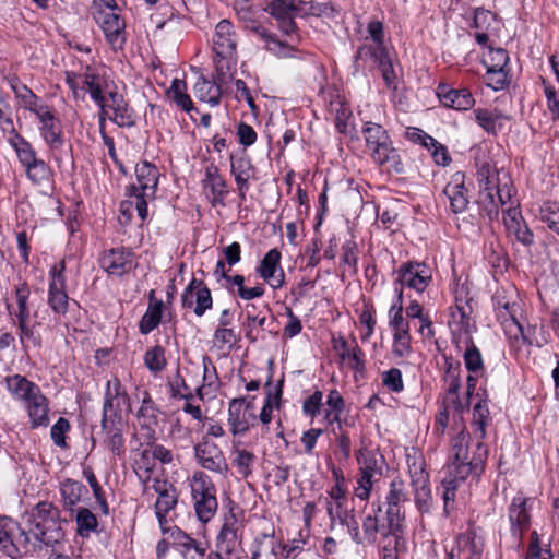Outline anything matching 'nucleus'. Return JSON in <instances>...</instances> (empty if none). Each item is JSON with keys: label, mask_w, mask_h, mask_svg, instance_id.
<instances>
[{"label": "nucleus", "mask_w": 559, "mask_h": 559, "mask_svg": "<svg viewBox=\"0 0 559 559\" xmlns=\"http://www.w3.org/2000/svg\"><path fill=\"white\" fill-rule=\"evenodd\" d=\"M25 528L11 518H0V548L12 559H20L40 551L44 547L55 548L64 538L60 510L48 501L38 502L22 515Z\"/></svg>", "instance_id": "1"}, {"label": "nucleus", "mask_w": 559, "mask_h": 559, "mask_svg": "<svg viewBox=\"0 0 559 559\" xmlns=\"http://www.w3.org/2000/svg\"><path fill=\"white\" fill-rule=\"evenodd\" d=\"M487 448L483 440H472L471 435L461 430L451 440V452L447 466L449 476L465 480L469 475L478 476L487 460Z\"/></svg>", "instance_id": "2"}, {"label": "nucleus", "mask_w": 559, "mask_h": 559, "mask_svg": "<svg viewBox=\"0 0 559 559\" xmlns=\"http://www.w3.org/2000/svg\"><path fill=\"white\" fill-rule=\"evenodd\" d=\"M120 396L127 399V394L121 392L120 380L118 378L108 380L103 405L102 429L106 433L105 443L107 448L119 457L126 452L122 436L126 424L120 415L119 403L115 405L114 401Z\"/></svg>", "instance_id": "3"}, {"label": "nucleus", "mask_w": 559, "mask_h": 559, "mask_svg": "<svg viewBox=\"0 0 559 559\" xmlns=\"http://www.w3.org/2000/svg\"><path fill=\"white\" fill-rule=\"evenodd\" d=\"M5 123L12 126L10 118L5 119ZM9 143L14 148L19 162L25 169L26 177L35 185H41L50 180L52 170L50 166L41 158L37 157V153L32 144L11 127V138Z\"/></svg>", "instance_id": "4"}, {"label": "nucleus", "mask_w": 559, "mask_h": 559, "mask_svg": "<svg viewBox=\"0 0 559 559\" xmlns=\"http://www.w3.org/2000/svg\"><path fill=\"white\" fill-rule=\"evenodd\" d=\"M138 185H131L127 190L128 198H135V210L139 217L145 221L147 217V200L155 197L159 171L157 167L146 160L135 166Z\"/></svg>", "instance_id": "5"}, {"label": "nucleus", "mask_w": 559, "mask_h": 559, "mask_svg": "<svg viewBox=\"0 0 559 559\" xmlns=\"http://www.w3.org/2000/svg\"><path fill=\"white\" fill-rule=\"evenodd\" d=\"M197 518L207 523L216 513L218 502L212 479L203 472H195L190 481Z\"/></svg>", "instance_id": "6"}, {"label": "nucleus", "mask_w": 559, "mask_h": 559, "mask_svg": "<svg viewBox=\"0 0 559 559\" xmlns=\"http://www.w3.org/2000/svg\"><path fill=\"white\" fill-rule=\"evenodd\" d=\"M93 8L94 20L100 25L107 41L115 50L122 49L126 23L118 14L116 4L111 5L108 0H95Z\"/></svg>", "instance_id": "7"}, {"label": "nucleus", "mask_w": 559, "mask_h": 559, "mask_svg": "<svg viewBox=\"0 0 559 559\" xmlns=\"http://www.w3.org/2000/svg\"><path fill=\"white\" fill-rule=\"evenodd\" d=\"M360 477L357 479L355 495L361 500H367L373 483L378 481L385 466V460L382 454L374 450L360 449L357 454Z\"/></svg>", "instance_id": "8"}, {"label": "nucleus", "mask_w": 559, "mask_h": 559, "mask_svg": "<svg viewBox=\"0 0 559 559\" xmlns=\"http://www.w3.org/2000/svg\"><path fill=\"white\" fill-rule=\"evenodd\" d=\"M362 133L371 157L377 164L383 165L395 158V150L392 147L390 136L382 126L366 122Z\"/></svg>", "instance_id": "9"}, {"label": "nucleus", "mask_w": 559, "mask_h": 559, "mask_svg": "<svg viewBox=\"0 0 559 559\" xmlns=\"http://www.w3.org/2000/svg\"><path fill=\"white\" fill-rule=\"evenodd\" d=\"M31 111L36 115L39 121L40 135L50 151L59 150L63 143L61 121L56 117L48 105L31 106Z\"/></svg>", "instance_id": "10"}, {"label": "nucleus", "mask_w": 559, "mask_h": 559, "mask_svg": "<svg viewBox=\"0 0 559 559\" xmlns=\"http://www.w3.org/2000/svg\"><path fill=\"white\" fill-rule=\"evenodd\" d=\"M408 501L406 485L400 478H394L390 485L383 501H379L388 509V518L391 526H397L400 530L405 520V503Z\"/></svg>", "instance_id": "11"}, {"label": "nucleus", "mask_w": 559, "mask_h": 559, "mask_svg": "<svg viewBox=\"0 0 559 559\" xmlns=\"http://www.w3.org/2000/svg\"><path fill=\"white\" fill-rule=\"evenodd\" d=\"M253 400L233 399L228 405V424L234 436L246 433L257 420Z\"/></svg>", "instance_id": "12"}, {"label": "nucleus", "mask_w": 559, "mask_h": 559, "mask_svg": "<svg viewBox=\"0 0 559 559\" xmlns=\"http://www.w3.org/2000/svg\"><path fill=\"white\" fill-rule=\"evenodd\" d=\"M66 263L60 261L50 270L48 305L57 314H66L69 306V297L66 293L64 278Z\"/></svg>", "instance_id": "13"}, {"label": "nucleus", "mask_w": 559, "mask_h": 559, "mask_svg": "<svg viewBox=\"0 0 559 559\" xmlns=\"http://www.w3.org/2000/svg\"><path fill=\"white\" fill-rule=\"evenodd\" d=\"M265 11L277 21L278 28L285 35H292L297 31L295 17L300 12V7L295 0H272Z\"/></svg>", "instance_id": "14"}, {"label": "nucleus", "mask_w": 559, "mask_h": 559, "mask_svg": "<svg viewBox=\"0 0 559 559\" xmlns=\"http://www.w3.org/2000/svg\"><path fill=\"white\" fill-rule=\"evenodd\" d=\"M531 499L522 495L515 496L508 510L511 533L518 540L531 526Z\"/></svg>", "instance_id": "15"}, {"label": "nucleus", "mask_w": 559, "mask_h": 559, "mask_svg": "<svg viewBox=\"0 0 559 559\" xmlns=\"http://www.w3.org/2000/svg\"><path fill=\"white\" fill-rule=\"evenodd\" d=\"M194 453L199 464L203 468L221 475L227 474V461L223 451L214 442L203 440L194 447Z\"/></svg>", "instance_id": "16"}, {"label": "nucleus", "mask_w": 559, "mask_h": 559, "mask_svg": "<svg viewBox=\"0 0 559 559\" xmlns=\"http://www.w3.org/2000/svg\"><path fill=\"white\" fill-rule=\"evenodd\" d=\"M431 270L425 263L408 262L401 266L399 281L419 293L424 292L431 282Z\"/></svg>", "instance_id": "17"}, {"label": "nucleus", "mask_w": 559, "mask_h": 559, "mask_svg": "<svg viewBox=\"0 0 559 559\" xmlns=\"http://www.w3.org/2000/svg\"><path fill=\"white\" fill-rule=\"evenodd\" d=\"M99 262L108 274L121 276L131 269L133 252L124 248L110 249L103 253Z\"/></svg>", "instance_id": "18"}, {"label": "nucleus", "mask_w": 559, "mask_h": 559, "mask_svg": "<svg viewBox=\"0 0 559 559\" xmlns=\"http://www.w3.org/2000/svg\"><path fill=\"white\" fill-rule=\"evenodd\" d=\"M237 48V36L231 23L222 20L215 28L213 50L217 57H233Z\"/></svg>", "instance_id": "19"}, {"label": "nucleus", "mask_w": 559, "mask_h": 559, "mask_svg": "<svg viewBox=\"0 0 559 559\" xmlns=\"http://www.w3.org/2000/svg\"><path fill=\"white\" fill-rule=\"evenodd\" d=\"M437 96L445 107L456 110H467L475 104V99L467 88L455 90L445 83L438 85Z\"/></svg>", "instance_id": "20"}, {"label": "nucleus", "mask_w": 559, "mask_h": 559, "mask_svg": "<svg viewBox=\"0 0 559 559\" xmlns=\"http://www.w3.org/2000/svg\"><path fill=\"white\" fill-rule=\"evenodd\" d=\"M281 252L274 248L271 249L262 259L258 269L259 275L267 282L274 289L284 284V272L280 267Z\"/></svg>", "instance_id": "21"}, {"label": "nucleus", "mask_w": 559, "mask_h": 559, "mask_svg": "<svg viewBox=\"0 0 559 559\" xmlns=\"http://www.w3.org/2000/svg\"><path fill=\"white\" fill-rule=\"evenodd\" d=\"M239 530L238 520L236 515L230 512L225 516L224 524L217 536L216 547L219 554L225 552L229 555L235 550L241 538Z\"/></svg>", "instance_id": "22"}, {"label": "nucleus", "mask_w": 559, "mask_h": 559, "mask_svg": "<svg viewBox=\"0 0 559 559\" xmlns=\"http://www.w3.org/2000/svg\"><path fill=\"white\" fill-rule=\"evenodd\" d=\"M357 59L370 57L372 62L380 69L386 85H391L395 79L389 52L383 46L360 47L357 51Z\"/></svg>", "instance_id": "23"}, {"label": "nucleus", "mask_w": 559, "mask_h": 559, "mask_svg": "<svg viewBox=\"0 0 559 559\" xmlns=\"http://www.w3.org/2000/svg\"><path fill=\"white\" fill-rule=\"evenodd\" d=\"M106 106L114 111V116H110L109 119L120 128H131L135 124L134 111L122 95L117 92H109Z\"/></svg>", "instance_id": "24"}, {"label": "nucleus", "mask_w": 559, "mask_h": 559, "mask_svg": "<svg viewBox=\"0 0 559 559\" xmlns=\"http://www.w3.org/2000/svg\"><path fill=\"white\" fill-rule=\"evenodd\" d=\"M466 191L464 175L462 173L454 174L443 190L454 213H462L467 207L468 199Z\"/></svg>", "instance_id": "25"}, {"label": "nucleus", "mask_w": 559, "mask_h": 559, "mask_svg": "<svg viewBox=\"0 0 559 559\" xmlns=\"http://www.w3.org/2000/svg\"><path fill=\"white\" fill-rule=\"evenodd\" d=\"M281 548L274 533H261L252 543L251 559H280Z\"/></svg>", "instance_id": "26"}, {"label": "nucleus", "mask_w": 559, "mask_h": 559, "mask_svg": "<svg viewBox=\"0 0 559 559\" xmlns=\"http://www.w3.org/2000/svg\"><path fill=\"white\" fill-rule=\"evenodd\" d=\"M493 302L498 319L503 322L511 321L518 331L523 334V328L516 317L520 311L519 304L515 300H511V298L502 292L496 293L493 296Z\"/></svg>", "instance_id": "27"}, {"label": "nucleus", "mask_w": 559, "mask_h": 559, "mask_svg": "<svg viewBox=\"0 0 559 559\" xmlns=\"http://www.w3.org/2000/svg\"><path fill=\"white\" fill-rule=\"evenodd\" d=\"M477 180L479 191H487L495 194L501 188L500 171L488 160L477 162Z\"/></svg>", "instance_id": "28"}, {"label": "nucleus", "mask_w": 559, "mask_h": 559, "mask_svg": "<svg viewBox=\"0 0 559 559\" xmlns=\"http://www.w3.org/2000/svg\"><path fill=\"white\" fill-rule=\"evenodd\" d=\"M246 27L257 34L262 40H264L265 48L278 57H287L289 56L288 51L293 50V47H289L280 41L275 34L271 33L267 28L255 21L248 22Z\"/></svg>", "instance_id": "29"}, {"label": "nucleus", "mask_w": 559, "mask_h": 559, "mask_svg": "<svg viewBox=\"0 0 559 559\" xmlns=\"http://www.w3.org/2000/svg\"><path fill=\"white\" fill-rule=\"evenodd\" d=\"M27 404V413L31 418L32 428L47 427L49 425L48 417V400L39 391L37 394L32 396Z\"/></svg>", "instance_id": "30"}, {"label": "nucleus", "mask_w": 559, "mask_h": 559, "mask_svg": "<svg viewBox=\"0 0 559 559\" xmlns=\"http://www.w3.org/2000/svg\"><path fill=\"white\" fill-rule=\"evenodd\" d=\"M5 383L12 394L25 402L40 391L34 382L20 374L7 377Z\"/></svg>", "instance_id": "31"}, {"label": "nucleus", "mask_w": 559, "mask_h": 559, "mask_svg": "<svg viewBox=\"0 0 559 559\" xmlns=\"http://www.w3.org/2000/svg\"><path fill=\"white\" fill-rule=\"evenodd\" d=\"M362 530L365 539L369 543H373L378 534L390 539L391 537L397 535V532L400 531L397 526H391L390 524L386 526L380 525L377 516H373L372 514H368L362 522Z\"/></svg>", "instance_id": "32"}, {"label": "nucleus", "mask_w": 559, "mask_h": 559, "mask_svg": "<svg viewBox=\"0 0 559 559\" xmlns=\"http://www.w3.org/2000/svg\"><path fill=\"white\" fill-rule=\"evenodd\" d=\"M60 492L63 498V504L68 509H72L80 502L83 493L87 492L86 487L73 479H66L60 485Z\"/></svg>", "instance_id": "33"}, {"label": "nucleus", "mask_w": 559, "mask_h": 559, "mask_svg": "<svg viewBox=\"0 0 559 559\" xmlns=\"http://www.w3.org/2000/svg\"><path fill=\"white\" fill-rule=\"evenodd\" d=\"M477 123L488 133H496L507 117L498 110L478 108L474 111Z\"/></svg>", "instance_id": "34"}, {"label": "nucleus", "mask_w": 559, "mask_h": 559, "mask_svg": "<svg viewBox=\"0 0 559 559\" xmlns=\"http://www.w3.org/2000/svg\"><path fill=\"white\" fill-rule=\"evenodd\" d=\"M194 92L202 102L216 106L221 100V86L217 83H211L204 78H200L194 85Z\"/></svg>", "instance_id": "35"}, {"label": "nucleus", "mask_w": 559, "mask_h": 559, "mask_svg": "<svg viewBox=\"0 0 559 559\" xmlns=\"http://www.w3.org/2000/svg\"><path fill=\"white\" fill-rule=\"evenodd\" d=\"M326 511L331 526L334 527L336 522L341 525L354 514V507L350 506L349 500L326 501Z\"/></svg>", "instance_id": "36"}, {"label": "nucleus", "mask_w": 559, "mask_h": 559, "mask_svg": "<svg viewBox=\"0 0 559 559\" xmlns=\"http://www.w3.org/2000/svg\"><path fill=\"white\" fill-rule=\"evenodd\" d=\"M164 304L162 300H155L150 304L148 309L140 321V332L142 334L151 333L160 322Z\"/></svg>", "instance_id": "37"}, {"label": "nucleus", "mask_w": 559, "mask_h": 559, "mask_svg": "<svg viewBox=\"0 0 559 559\" xmlns=\"http://www.w3.org/2000/svg\"><path fill=\"white\" fill-rule=\"evenodd\" d=\"M251 164L249 159L240 158L236 163H231V173L235 176L240 198H246V192L249 188L248 180L250 178Z\"/></svg>", "instance_id": "38"}, {"label": "nucleus", "mask_w": 559, "mask_h": 559, "mask_svg": "<svg viewBox=\"0 0 559 559\" xmlns=\"http://www.w3.org/2000/svg\"><path fill=\"white\" fill-rule=\"evenodd\" d=\"M76 532L82 537H88L92 532H95L98 525L97 518L87 508H80L75 516Z\"/></svg>", "instance_id": "39"}, {"label": "nucleus", "mask_w": 559, "mask_h": 559, "mask_svg": "<svg viewBox=\"0 0 559 559\" xmlns=\"http://www.w3.org/2000/svg\"><path fill=\"white\" fill-rule=\"evenodd\" d=\"M282 388H283V380H281L277 383V385L274 389V392L272 391V389H269V391H267L266 399L264 401L263 407L259 415L260 420L264 425L270 424V421L272 420V412H273L274 404L276 407H280L281 397H282V393H283Z\"/></svg>", "instance_id": "40"}, {"label": "nucleus", "mask_w": 559, "mask_h": 559, "mask_svg": "<svg viewBox=\"0 0 559 559\" xmlns=\"http://www.w3.org/2000/svg\"><path fill=\"white\" fill-rule=\"evenodd\" d=\"M82 83L87 87L91 98L96 103H103L106 97L103 94L102 79L98 74L91 71L87 67L85 72L81 75Z\"/></svg>", "instance_id": "41"}, {"label": "nucleus", "mask_w": 559, "mask_h": 559, "mask_svg": "<svg viewBox=\"0 0 559 559\" xmlns=\"http://www.w3.org/2000/svg\"><path fill=\"white\" fill-rule=\"evenodd\" d=\"M166 364L167 361L164 347L160 345H155L154 347L146 350L144 355V365L151 372L158 373L163 371L166 367Z\"/></svg>", "instance_id": "42"}, {"label": "nucleus", "mask_w": 559, "mask_h": 559, "mask_svg": "<svg viewBox=\"0 0 559 559\" xmlns=\"http://www.w3.org/2000/svg\"><path fill=\"white\" fill-rule=\"evenodd\" d=\"M233 464L237 467L238 474L248 478L252 474V466L255 462V455L245 449H235Z\"/></svg>", "instance_id": "43"}, {"label": "nucleus", "mask_w": 559, "mask_h": 559, "mask_svg": "<svg viewBox=\"0 0 559 559\" xmlns=\"http://www.w3.org/2000/svg\"><path fill=\"white\" fill-rule=\"evenodd\" d=\"M186 88L187 85L185 81L175 79L171 83L168 94L171 95L174 102L179 107H181L185 111H190L193 108V104L190 96L186 93Z\"/></svg>", "instance_id": "44"}, {"label": "nucleus", "mask_w": 559, "mask_h": 559, "mask_svg": "<svg viewBox=\"0 0 559 559\" xmlns=\"http://www.w3.org/2000/svg\"><path fill=\"white\" fill-rule=\"evenodd\" d=\"M138 418L142 428H150L157 424V408L155 407L148 393L142 401V405L138 412Z\"/></svg>", "instance_id": "45"}, {"label": "nucleus", "mask_w": 559, "mask_h": 559, "mask_svg": "<svg viewBox=\"0 0 559 559\" xmlns=\"http://www.w3.org/2000/svg\"><path fill=\"white\" fill-rule=\"evenodd\" d=\"M177 498L178 496L175 488L157 497L155 513L160 524L165 521L166 514L177 504Z\"/></svg>", "instance_id": "46"}, {"label": "nucleus", "mask_w": 559, "mask_h": 559, "mask_svg": "<svg viewBox=\"0 0 559 559\" xmlns=\"http://www.w3.org/2000/svg\"><path fill=\"white\" fill-rule=\"evenodd\" d=\"M474 437L478 440H484L486 437V426L489 420V411L485 403L478 402L474 407Z\"/></svg>", "instance_id": "47"}, {"label": "nucleus", "mask_w": 559, "mask_h": 559, "mask_svg": "<svg viewBox=\"0 0 559 559\" xmlns=\"http://www.w3.org/2000/svg\"><path fill=\"white\" fill-rule=\"evenodd\" d=\"M540 219L548 228L559 235V204L554 201H546L540 206Z\"/></svg>", "instance_id": "48"}, {"label": "nucleus", "mask_w": 559, "mask_h": 559, "mask_svg": "<svg viewBox=\"0 0 559 559\" xmlns=\"http://www.w3.org/2000/svg\"><path fill=\"white\" fill-rule=\"evenodd\" d=\"M477 203L480 207V214H485L489 221L498 218L500 206L495 194L487 191H479Z\"/></svg>", "instance_id": "49"}, {"label": "nucleus", "mask_w": 559, "mask_h": 559, "mask_svg": "<svg viewBox=\"0 0 559 559\" xmlns=\"http://www.w3.org/2000/svg\"><path fill=\"white\" fill-rule=\"evenodd\" d=\"M447 371H445V381L448 382V394L456 395L461 388V364L459 361L454 362L450 358H445Z\"/></svg>", "instance_id": "50"}, {"label": "nucleus", "mask_w": 559, "mask_h": 559, "mask_svg": "<svg viewBox=\"0 0 559 559\" xmlns=\"http://www.w3.org/2000/svg\"><path fill=\"white\" fill-rule=\"evenodd\" d=\"M414 489L415 504L420 513H428L430 511L432 497L429 483L421 485H412Z\"/></svg>", "instance_id": "51"}, {"label": "nucleus", "mask_w": 559, "mask_h": 559, "mask_svg": "<svg viewBox=\"0 0 559 559\" xmlns=\"http://www.w3.org/2000/svg\"><path fill=\"white\" fill-rule=\"evenodd\" d=\"M510 81L506 69H493L487 67L486 85L493 91H501L509 85Z\"/></svg>", "instance_id": "52"}, {"label": "nucleus", "mask_w": 559, "mask_h": 559, "mask_svg": "<svg viewBox=\"0 0 559 559\" xmlns=\"http://www.w3.org/2000/svg\"><path fill=\"white\" fill-rule=\"evenodd\" d=\"M465 367L469 372H478L483 369V358L479 349L475 346L472 338H468V346L464 353Z\"/></svg>", "instance_id": "53"}, {"label": "nucleus", "mask_w": 559, "mask_h": 559, "mask_svg": "<svg viewBox=\"0 0 559 559\" xmlns=\"http://www.w3.org/2000/svg\"><path fill=\"white\" fill-rule=\"evenodd\" d=\"M390 316V326L394 330V333H399L401 330L409 332L408 322L403 318L402 293L397 296V304H394L391 307Z\"/></svg>", "instance_id": "54"}, {"label": "nucleus", "mask_w": 559, "mask_h": 559, "mask_svg": "<svg viewBox=\"0 0 559 559\" xmlns=\"http://www.w3.org/2000/svg\"><path fill=\"white\" fill-rule=\"evenodd\" d=\"M407 463L412 485H421L429 483V476L425 472L424 460L421 457H413V462H411V456L408 455Z\"/></svg>", "instance_id": "55"}, {"label": "nucleus", "mask_w": 559, "mask_h": 559, "mask_svg": "<svg viewBox=\"0 0 559 559\" xmlns=\"http://www.w3.org/2000/svg\"><path fill=\"white\" fill-rule=\"evenodd\" d=\"M193 304H195L194 313L198 317L203 316L207 309L212 308L213 300L211 290L207 286H201V289H197L194 293Z\"/></svg>", "instance_id": "56"}, {"label": "nucleus", "mask_w": 559, "mask_h": 559, "mask_svg": "<svg viewBox=\"0 0 559 559\" xmlns=\"http://www.w3.org/2000/svg\"><path fill=\"white\" fill-rule=\"evenodd\" d=\"M412 350L411 334L401 330L393 335V354L399 357L407 356Z\"/></svg>", "instance_id": "57"}, {"label": "nucleus", "mask_w": 559, "mask_h": 559, "mask_svg": "<svg viewBox=\"0 0 559 559\" xmlns=\"http://www.w3.org/2000/svg\"><path fill=\"white\" fill-rule=\"evenodd\" d=\"M70 429V423L64 417H59L57 423L51 427L50 436L56 445L66 448V433Z\"/></svg>", "instance_id": "58"}, {"label": "nucleus", "mask_w": 559, "mask_h": 559, "mask_svg": "<svg viewBox=\"0 0 559 559\" xmlns=\"http://www.w3.org/2000/svg\"><path fill=\"white\" fill-rule=\"evenodd\" d=\"M383 384L392 392H401L404 389L402 372L397 368H391L382 373Z\"/></svg>", "instance_id": "59"}, {"label": "nucleus", "mask_w": 559, "mask_h": 559, "mask_svg": "<svg viewBox=\"0 0 559 559\" xmlns=\"http://www.w3.org/2000/svg\"><path fill=\"white\" fill-rule=\"evenodd\" d=\"M36 324L34 325H22L19 326L20 330V341L21 344L26 347L27 343H31L34 347H41V336L40 334L35 330Z\"/></svg>", "instance_id": "60"}, {"label": "nucleus", "mask_w": 559, "mask_h": 559, "mask_svg": "<svg viewBox=\"0 0 559 559\" xmlns=\"http://www.w3.org/2000/svg\"><path fill=\"white\" fill-rule=\"evenodd\" d=\"M462 481L461 479H456L453 476H449L443 480L444 491H443V502H444V513L448 515L450 512L451 503L454 502L455 491L457 487V483Z\"/></svg>", "instance_id": "61"}, {"label": "nucleus", "mask_w": 559, "mask_h": 559, "mask_svg": "<svg viewBox=\"0 0 559 559\" xmlns=\"http://www.w3.org/2000/svg\"><path fill=\"white\" fill-rule=\"evenodd\" d=\"M205 189H209L212 193L213 203H223L225 195L227 194L226 182L221 178H214L211 183H205Z\"/></svg>", "instance_id": "62"}, {"label": "nucleus", "mask_w": 559, "mask_h": 559, "mask_svg": "<svg viewBox=\"0 0 559 559\" xmlns=\"http://www.w3.org/2000/svg\"><path fill=\"white\" fill-rule=\"evenodd\" d=\"M323 393L316 391L312 395L305 400L302 411L306 415L314 417L319 414L322 406Z\"/></svg>", "instance_id": "63"}, {"label": "nucleus", "mask_w": 559, "mask_h": 559, "mask_svg": "<svg viewBox=\"0 0 559 559\" xmlns=\"http://www.w3.org/2000/svg\"><path fill=\"white\" fill-rule=\"evenodd\" d=\"M404 547V540L401 536L391 537L382 549V559H399V549Z\"/></svg>", "instance_id": "64"}]
</instances>
